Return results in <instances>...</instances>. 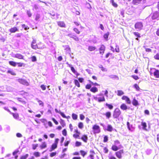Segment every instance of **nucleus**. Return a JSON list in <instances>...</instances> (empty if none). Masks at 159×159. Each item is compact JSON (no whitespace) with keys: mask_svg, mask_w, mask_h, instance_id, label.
I'll return each mask as SVG.
<instances>
[{"mask_svg":"<svg viewBox=\"0 0 159 159\" xmlns=\"http://www.w3.org/2000/svg\"><path fill=\"white\" fill-rule=\"evenodd\" d=\"M94 99L98 101L99 102L105 101V100L104 96L102 97H98L93 96Z\"/></svg>","mask_w":159,"mask_h":159,"instance_id":"nucleus-5","label":"nucleus"},{"mask_svg":"<svg viewBox=\"0 0 159 159\" xmlns=\"http://www.w3.org/2000/svg\"><path fill=\"white\" fill-rule=\"evenodd\" d=\"M110 2L111 3L112 5L115 7H117V4L116 3L114 2L113 0H111Z\"/></svg>","mask_w":159,"mask_h":159,"instance_id":"nucleus-27","label":"nucleus"},{"mask_svg":"<svg viewBox=\"0 0 159 159\" xmlns=\"http://www.w3.org/2000/svg\"><path fill=\"white\" fill-rule=\"evenodd\" d=\"M68 36L70 37L73 38L76 41H78L79 40V38L75 35L71 34H68Z\"/></svg>","mask_w":159,"mask_h":159,"instance_id":"nucleus-13","label":"nucleus"},{"mask_svg":"<svg viewBox=\"0 0 159 159\" xmlns=\"http://www.w3.org/2000/svg\"><path fill=\"white\" fill-rule=\"evenodd\" d=\"M18 30V29L16 27H14L13 28H11L9 30V31L11 33H13Z\"/></svg>","mask_w":159,"mask_h":159,"instance_id":"nucleus-14","label":"nucleus"},{"mask_svg":"<svg viewBox=\"0 0 159 159\" xmlns=\"http://www.w3.org/2000/svg\"><path fill=\"white\" fill-rule=\"evenodd\" d=\"M96 49L95 47L92 46H89L88 47V49L90 51H93L95 50Z\"/></svg>","mask_w":159,"mask_h":159,"instance_id":"nucleus-20","label":"nucleus"},{"mask_svg":"<svg viewBox=\"0 0 159 159\" xmlns=\"http://www.w3.org/2000/svg\"><path fill=\"white\" fill-rule=\"evenodd\" d=\"M113 128L111 125H108L107 127V130L111 132Z\"/></svg>","mask_w":159,"mask_h":159,"instance_id":"nucleus-29","label":"nucleus"},{"mask_svg":"<svg viewBox=\"0 0 159 159\" xmlns=\"http://www.w3.org/2000/svg\"><path fill=\"white\" fill-rule=\"evenodd\" d=\"M61 124V125L62 127H64L66 125L64 121V120L62 119L61 120V121L60 122Z\"/></svg>","mask_w":159,"mask_h":159,"instance_id":"nucleus-41","label":"nucleus"},{"mask_svg":"<svg viewBox=\"0 0 159 159\" xmlns=\"http://www.w3.org/2000/svg\"><path fill=\"white\" fill-rule=\"evenodd\" d=\"M123 153V150H120L119 151L116 152V156L119 159H121L122 157V154Z\"/></svg>","mask_w":159,"mask_h":159,"instance_id":"nucleus-8","label":"nucleus"},{"mask_svg":"<svg viewBox=\"0 0 159 159\" xmlns=\"http://www.w3.org/2000/svg\"><path fill=\"white\" fill-rule=\"evenodd\" d=\"M9 63L10 65L14 66H15L16 64V62L13 61H9Z\"/></svg>","mask_w":159,"mask_h":159,"instance_id":"nucleus-36","label":"nucleus"},{"mask_svg":"<svg viewBox=\"0 0 159 159\" xmlns=\"http://www.w3.org/2000/svg\"><path fill=\"white\" fill-rule=\"evenodd\" d=\"M105 115L106 117L109 119L111 117V113L110 112H107L106 113Z\"/></svg>","mask_w":159,"mask_h":159,"instance_id":"nucleus-35","label":"nucleus"},{"mask_svg":"<svg viewBox=\"0 0 159 159\" xmlns=\"http://www.w3.org/2000/svg\"><path fill=\"white\" fill-rule=\"evenodd\" d=\"M57 24L59 26L62 27H65L66 25L64 22L63 21H59L57 22Z\"/></svg>","mask_w":159,"mask_h":159,"instance_id":"nucleus-15","label":"nucleus"},{"mask_svg":"<svg viewBox=\"0 0 159 159\" xmlns=\"http://www.w3.org/2000/svg\"><path fill=\"white\" fill-rule=\"evenodd\" d=\"M38 146V144H33L32 145V148L34 150H35L36 148Z\"/></svg>","mask_w":159,"mask_h":159,"instance_id":"nucleus-55","label":"nucleus"},{"mask_svg":"<svg viewBox=\"0 0 159 159\" xmlns=\"http://www.w3.org/2000/svg\"><path fill=\"white\" fill-rule=\"evenodd\" d=\"M89 82L91 84H92L93 85H95V86H98L99 85V84L96 83H93V82H92L90 80H89Z\"/></svg>","mask_w":159,"mask_h":159,"instance_id":"nucleus-57","label":"nucleus"},{"mask_svg":"<svg viewBox=\"0 0 159 159\" xmlns=\"http://www.w3.org/2000/svg\"><path fill=\"white\" fill-rule=\"evenodd\" d=\"M124 94V92L122 90H117V95L119 96H121Z\"/></svg>","mask_w":159,"mask_h":159,"instance_id":"nucleus-28","label":"nucleus"},{"mask_svg":"<svg viewBox=\"0 0 159 159\" xmlns=\"http://www.w3.org/2000/svg\"><path fill=\"white\" fill-rule=\"evenodd\" d=\"M106 105L107 107H108L110 109H112L113 108V106L111 105V104H108L107 103H106Z\"/></svg>","mask_w":159,"mask_h":159,"instance_id":"nucleus-34","label":"nucleus"},{"mask_svg":"<svg viewBox=\"0 0 159 159\" xmlns=\"http://www.w3.org/2000/svg\"><path fill=\"white\" fill-rule=\"evenodd\" d=\"M142 0H133V3L134 4L137 5Z\"/></svg>","mask_w":159,"mask_h":159,"instance_id":"nucleus-25","label":"nucleus"},{"mask_svg":"<svg viewBox=\"0 0 159 159\" xmlns=\"http://www.w3.org/2000/svg\"><path fill=\"white\" fill-rule=\"evenodd\" d=\"M17 81L20 84L25 86H28L29 85V83L25 80L22 79H19L17 80Z\"/></svg>","mask_w":159,"mask_h":159,"instance_id":"nucleus-4","label":"nucleus"},{"mask_svg":"<svg viewBox=\"0 0 159 159\" xmlns=\"http://www.w3.org/2000/svg\"><path fill=\"white\" fill-rule=\"evenodd\" d=\"M125 101L127 103L129 104H130L131 103V101L128 97L127 98Z\"/></svg>","mask_w":159,"mask_h":159,"instance_id":"nucleus-58","label":"nucleus"},{"mask_svg":"<svg viewBox=\"0 0 159 159\" xmlns=\"http://www.w3.org/2000/svg\"><path fill=\"white\" fill-rule=\"evenodd\" d=\"M68 65L69 66V67L70 68L71 70V71H72V72L73 73H75L76 72V71L75 69L73 67L71 66V65H70V64H68Z\"/></svg>","mask_w":159,"mask_h":159,"instance_id":"nucleus-32","label":"nucleus"},{"mask_svg":"<svg viewBox=\"0 0 159 159\" xmlns=\"http://www.w3.org/2000/svg\"><path fill=\"white\" fill-rule=\"evenodd\" d=\"M80 153L81 154L83 157L84 156L87 154V152L81 150L80 151Z\"/></svg>","mask_w":159,"mask_h":159,"instance_id":"nucleus-37","label":"nucleus"},{"mask_svg":"<svg viewBox=\"0 0 159 159\" xmlns=\"http://www.w3.org/2000/svg\"><path fill=\"white\" fill-rule=\"evenodd\" d=\"M108 140V138L107 136H106L104 137L103 142L104 143L106 142Z\"/></svg>","mask_w":159,"mask_h":159,"instance_id":"nucleus-54","label":"nucleus"},{"mask_svg":"<svg viewBox=\"0 0 159 159\" xmlns=\"http://www.w3.org/2000/svg\"><path fill=\"white\" fill-rule=\"evenodd\" d=\"M120 108L121 109L124 110L127 109V107L125 104L123 103L120 106Z\"/></svg>","mask_w":159,"mask_h":159,"instance_id":"nucleus-17","label":"nucleus"},{"mask_svg":"<svg viewBox=\"0 0 159 159\" xmlns=\"http://www.w3.org/2000/svg\"><path fill=\"white\" fill-rule=\"evenodd\" d=\"M109 35V33H107L104 34L103 37L105 39H107Z\"/></svg>","mask_w":159,"mask_h":159,"instance_id":"nucleus-44","label":"nucleus"},{"mask_svg":"<svg viewBox=\"0 0 159 159\" xmlns=\"http://www.w3.org/2000/svg\"><path fill=\"white\" fill-rule=\"evenodd\" d=\"M108 157L109 159H116L115 157L112 156V153L111 152L109 153Z\"/></svg>","mask_w":159,"mask_h":159,"instance_id":"nucleus-23","label":"nucleus"},{"mask_svg":"<svg viewBox=\"0 0 159 159\" xmlns=\"http://www.w3.org/2000/svg\"><path fill=\"white\" fill-rule=\"evenodd\" d=\"M22 27L25 30H27L29 29V28L28 27V26L27 25H26L25 24L22 25Z\"/></svg>","mask_w":159,"mask_h":159,"instance_id":"nucleus-42","label":"nucleus"},{"mask_svg":"<svg viewBox=\"0 0 159 159\" xmlns=\"http://www.w3.org/2000/svg\"><path fill=\"white\" fill-rule=\"evenodd\" d=\"M36 100L37 101L39 105H41L42 106H43V102L39 100L38 98H37Z\"/></svg>","mask_w":159,"mask_h":159,"instance_id":"nucleus-39","label":"nucleus"},{"mask_svg":"<svg viewBox=\"0 0 159 159\" xmlns=\"http://www.w3.org/2000/svg\"><path fill=\"white\" fill-rule=\"evenodd\" d=\"M78 127L79 128L82 129L83 127V124L82 122H80L79 123Z\"/></svg>","mask_w":159,"mask_h":159,"instance_id":"nucleus-43","label":"nucleus"},{"mask_svg":"<svg viewBox=\"0 0 159 159\" xmlns=\"http://www.w3.org/2000/svg\"><path fill=\"white\" fill-rule=\"evenodd\" d=\"M7 73H10L13 75H16V74L14 71L12 70H8L7 71Z\"/></svg>","mask_w":159,"mask_h":159,"instance_id":"nucleus-40","label":"nucleus"},{"mask_svg":"<svg viewBox=\"0 0 159 159\" xmlns=\"http://www.w3.org/2000/svg\"><path fill=\"white\" fill-rule=\"evenodd\" d=\"M41 88L43 90H45L46 89V87L44 85H42L40 86Z\"/></svg>","mask_w":159,"mask_h":159,"instance_id":"nucleus-64","label":"nucleus"},{"mask_svg":"<svg viewBox=\"0 0 159 159\" xmlns=\"http://www.w3.org/2000/svg\"><path fill=\"white\" fill-rule=\"evenodd\" d=\"M28 154H26L25 155L22 156L20 158V159H26L28 157Z\"/></svg>","mask_w":159,"mask_h":159,"instance_id":"nucleus-51","label":"nucleus"},{"mask_svg":"<svg viewBox=\"0 0 159 159\" xmlns=\"http://www.w3.org/2000/svg\"><path fill=\"white\" fill-rule=\"evenodd\" d=\"M47 147V144L45 142H44L42 143L41 145L40 146L41 149L45 148Z\"/></svg>","mask_w":159,"mask_h":159,"instance_id":"nucleus-24","label":"nucleus"},{"mask_svg":"<svg viewBox=\"0 0 159 159\" xmlns=\"http://www.w3.org/2000/svg\"><path fill=\"white\" fill-rule=\"evenodd\" d=\"M133 34L134 35L137 37H140V34L138 32H134L133 33Z\"/></svg>","mask_w":159,"mask_h":159,"instance_id":"nucleus-45","label":"nucleus"},{"mask_svg":"<svg viewBox=\"0 0 159 159\" xmlns=\"http://www.w3.org/2000/svg\"><path fill=\"white\" fill-rule=\"evenodd\" d=\"M31 48L34 49H36L38 48V46L36 44V40L34 39H33L31 44Z\"/></svg>","mask_w":159,"mask_h":159,"instance_id":"nucleus-7","label":"nucleus"},{"mask_svg":"<svg viewBox=\"0 0 159 159\" xmlns=\"http://www.w3.org/2000/svg\"><path fill=\"white\" fill-rule=\"evenodd\" d=\"M81 139L85 142L86 143L88 140V137L86 135H83L82 138Z\"/></svg>","mask_w":159,"mask_h":159,"instance_id":"nucleus-19","label":"nucleus"},{"mask_svg":"<svg viewBox=\"0 0 159 159\" xmlns=\"http://www.w3.org/2000/svg\"><path fill=\"white\" fill-rule=\"evenodd\" d=\"M90 91L93 92L95 93L98 91V89L96 87H93L91 88Z\"/></svg>","mask_w":159,"mask_h":159,"instance_id":"nucleus-22","label":"nucleus"},{"mask_svg":"<svg viewBox=\"0 0 159 159\" xmlns=\"http://www.w3.org/2000/svg\"><path fill=\"white\" fill-rule=\"evenodd\" d=\"M40 18V15L39 14H37L36 15V17H35V20H37V21H38V20H39V19Z\"/></svg>","mask_w":159,"mask_h":159,"instance_id":"nucleus-52","label":"nucleus"},{"mask_svg":"<svg viewBox=\"0 0 159 159\" xmlns=\"http://www.w3.org/2000/svg\"><path fill=\"white\" fill-rule=\"evenodd\" d=\"M143 25L141 22H138L136 23L134 25V27L137 31H140L142 29Z\"/></svg>","mask_w":159,"mask_h":159,"instance_id":"nucleus-2","label":"nucleus"},{"mask_svg":"<svg viewBox=\"0 0 159 159\" xmlns=\"http://www.w3.org/2000/svg\"><path fill=\"white\" fill-rule=\"evenodd\" d=\"M72 118L73 120H76L77 119L78 117L77 115L74 113H73L72 115Z\"/></svg>","mask_w":159,"mask_h":159,"instance_id":"nucleus-33","label":"nucleus"},{"mask_svg":"<svg viewBox=\"0 0 159 159\" xmlns=\"http://www.w3.org/2000/svg\"><path fill=\"white\" fill-rule=\"evenodd\" d=\"M106 48V47L105 46L103 45H102L99 48V50H100L99 53H100L103 55V54L104 53V51H105Z\"/></svg>","mask_w":159,"mask_h":159,"instance_id":"nucleus-9","label":"nucleus"},{"mask_svg":"<svg viewBox=\"0 0 159 159\" xmlns=\"http://www.w3.org/2000/svg\"><path fill=\"white\" fill-rule=\"evenodd\" d=\"M74 31L76 32L77 34H79L80 33V31L78 30V29H77L76 28H74Z\"/></svg>","mask_w":159,"mask_h":159,"instance_id":"nucleus-48","label":"nucleus"},{"mask_svg":"<svg viewBox=\"0 0 159 159\" xmlns=\"http://www.w3.org/2000/svg\"><path fill=\"white\" fill-rule=\"evenodd\" d=\"M81 143L80 142L76 141L75 143V146L79 147L81 145Z\"/></svg>","mask_w":159,"mask_h":159,"instance_id":"nucleus-50","label":"nucleus"},{"mask_svg":"<svg viewBox=\"0 0 159 159\" xmlns=\"http://www.w3.org/2000/svg\"><path fill=\"white\" fill-rule=\"evenodd\" d=\"M152 71L153 72V75L156 78H159V70L155 68L152 69Z\"/></svg>","mask_w":159,"mask_h":159,"instance_id":"nucleus-6","label":"nucleus"},{"mask_svg":"<svg viewBox=\"0 0 159 159\" xmlns=\"http://www.w3.org/2000/svg\"><path fill=\"white\" fill-rule=\"evenodd\" d=\"M62 134L63 135L66 136L67 134L66 131V129H64L62 131Z\"/></svg>","mask_w":159,"mask_h":159,"instance_id":"nucleus-56","label":"nucleus"},{"mask_svg":"<svg viewBox=\"0 0 159 159\" xmlns=\"http://www.w3.org/2000/svg\"><path fill=\"white\" fill-rule=\"evenodd\" d=\"M134 87L137 91H139L140 89L139 86L137 84H135L134 85Z\"/></svg>","mask_w":159,"mask_h":159,"instance_id":"nucleus-38","label":"nucleus"},{"mask_svg":"<svg viewBox=\"0 0 159 159\" xmlns=\"http://www.w3.org/2000/svg\"><path fill=\"white\" fill-rule=\"evenodd\" d=\"M154 58L156 60H159V53H157L154 56Z\"/></svg>","mask_w":159,"mask_h":159,"instance_id":"nucleus-47","label":"nucleus"},{"mask_svg":"<svg viewBox=\"0 0 159 159\" xmlns=\"http://www.w3.org/2000/svg\"><path fill=\"white\" fill-rule=\"evenodd\" d=\"M59 114H60V115L62 116V117H63V118H67L66 117V116L64 114V113L60 111V112H59Z\"/></svg>","mask_w":159,"mask_h":159,"instance_id":"nucleus-60","label":"nucleus"},{"mask_svg":"<svg viewBox=\"0 0 159 159\" xmlns=\"http://www.w3.org/2000/svg\"><path fill=\"white\" fill-rule=\"evenodd\" d=\"M141 125L143 127V129H145L147 127V124L145 122H142L141 123Z\"/></svg>","mask_w":159,"mask_h":159,"instance_id":"nucleus-31","label":"nucleus"},{"mask_svg":"<svg viewBox=\"0 0 159 159\" xmlns=\"http://www.w3.org/2000/svg\"><path fill=\"white\" fill-rule=\"evenodd\" d=\"M56 154V152H53L50 153V156L51 157H52L55 156Z\"/></svg>","mask_w":159,"mask_h":159,"instance_id":"nucleus-63","label":"nucleus"},{"mask_svg":"<svg viewBox=\"0 0 159 159\" xmlns=\"http://www.w3.org/2000/svg\"><path fill=\"white\" fill-rule=\"evenodd\" d=\"M27 14L28 16L29 17H30L32 16V14L30 10H28L27 11Z\"/></svg>","mask_w":159,"mask_h":159,"instance_id":"nucleus-53","label":"nucleus"},{"mask_svg":"<svg viewBox=\"0 0 159 159\" xmlns=\"http://www.w3.org/2000/svg\"><path fill=\"white\" fill-rule=\"evenodd\" d=\"M111 149L114 151H116L119 149V148L116 145H113Z\"/></svg>","mask_w":159,"mask_h":159,"instance_id":"nucleus-26","label":"nucleus"},{"mask_svg":"<svg viewBox=\"0 0 159 159\" xmlns=\"http://www.w3.org/2000/svg\"><path fill=\"white\" fill-rule=\"evenodd\" d=\"M121 112L119 108H116L113 112V117L114 118H118L120 115Z\"/></svg>","mask_w":159,"mask_h":159,"instance_id":"nucleus-1","label":"nucleus"},{"mask_svg":"<svg viewBox=\"0 0 159 159\" xmlns=\"http://www.w3.org/2000/svg\"><path fill=\"white\" fill-rule=\"evenodd\" d=\"M31 60L33 62L36 61V57L34 56H33L31 57Z\"/></svg>","mask_w":159,"mask_h":159,"instance_id":"nucleus-61","label":"nucleus"},{"mask_svg":"<svg viewBox=\"0 0 159 159\" xmlns=\"http://www.w3.org/2000/svg\"><path fill=\"white\" fill-rule=\"evenodd\" d=\"M132 103L133 105L135 106H137L139 104L138 101L135 98L133 99L132 102Z\"/></svg>","mask_w":159,"mask_h":159,"instance_id":"nucleus-21","label":"nucleus"},{"mask_svg":"<svg viewBox=\"0 0 159 159\" xmlns=\"http://www.w3.org/2000/svg\"><path fill=\"white\" fill-rule=\"evenodd\" d=\"M159 16V12L156 11L153 13L152 16V18L153 20L157 19Z\"/></svg>","mask_w":159,"mask_h":159,"instance_id":"nucleus-10","label":"nucleus"},{"mask_svg":"<svg viewBox=\"0 0 159 159\" xmlns=\"http://www.w3.org/2000/svg\"><path fill=\"white\" fill-rule=\"evenodd\" d=\"M127 125L128 129L131 131H133L134 130V128L132 125H130L129 122H127Z\"/></svg>","mask_w":159,"mask_h":159,"instance_id":"nucleus-12","label":"nucleus"},{"mask_svg":"<svg viewBox=\"0 0 159 159\" xmlns=\"http://www.w3.org/2000/svg\"><path fill=\"white\" fill-rule=\"evenodd\" d=\"M74 82L75 85L78 87H80V84L78 81L77 80H74Z\"/></svg>","mask_w":159,"mask_h":159,"instance_id":"nucleus-30","label":"nucleus"},{"mask_svg":"<svg viewBox=\"0 0 159 159\" xmlns=\"http://www.w3.org/2000/svg\"><path fill=\"white\" fill-rule=\"evenodd\" d=\"M34 155L36 157H39L40 156V154L39 152H35L34 153Z\"/></svg>","mask_w":159,"mask_h":159,"instance_id":"nucleus-49","label":"nucleus"},{"mask_svg":"<svg viewBox=\"0 0 159 159\" xmlns=\"http://www.w3.org/2000/svg\"><path fill=\"white\" fill-rule=\"evenodd\" d=\"M131 77L135 80H137L139 79L138 76L137 75H132L131 76Z\"/></svg>","mask_w":159,"mask_h":159,"instance_id":"nucleus-46","label":"nucleus"},{"mask_svg":"<svg viewBox=\"0 0 159 159\" xmlns=\"http://www.w3.org/2000/svg\"><path fill=\"white\" fill-rule=\"evenodd\" d=\"M115 145H118L120 144V142L118 140H116L114 142Z\"/></svg>","mask_w":159,"mask_h":159,"instance_id":"nucleus-59","label":"nucleus"},{"mask_svg":"<svg viewBox=\"0 0 159 159\" xmlns=\"http://www.w3.org/2000/svg\"><path fill=\"white\" fill-rule=\"evenodd\" d=\"M57 145L56 144H55L53 143L52 145V147L50 150H49V151L51 152L53 150H54L55 149L57 148Z\"/></svg>","mask_w":159,"mask_h":159,"instance_id":"nucleus-18","label":"nucleus"},{"mask_svg":"<svg viewBox=\"0 0 159 159\" xmlns=\"http://www.w3.org/2000/svg\"><path fill=\"white\" fill-rule=\"evenodd\" d=\"M14 57L19 59H24V56L20 53H16L14 55Z\"/></svg>","mask_w":159,"mask_h":159,"instance_id":"nucleus-11","label":"nucleus"},{"mask_svg":"<svg viewBox=\"0 0 159 159\" xmlns=\"http://www.w3.org/2000/svg\"><path fill=\"white\" fill-rule=\"evenodd\" d=\"M92 129L94 134H98L100 132V127L96 125H93Z\"/></svg>","mask_w":159,"mask_h":159,"instance_id":"nucleus-3","label":"nucleus"},{"mask_svg":"<svg viewBox=\"0 0 159 159\" xmlns=\"http://www.w3.org/2000/svg\"><path fill=\"white\" fill-rule=\"evenodd\" d=\"M10 113L13 115V117L15 119H18L19 118V115L17 113H14L10 112Z\"/></svg>","mask_w":159,"mask_h":159,"instance_id":"nucleus-16","label":"nucleus"},{"mask_svg":"<svg viewBox=\"0 0 159 159\" xmlns=\"http://www.w3.org/2000/svg\"><path fill=\"white\" fill-rule=\"evenodd\" d=\"M91 87V85L90 84H87L85 87V88L87 89H89Z\"/></svg>","mask_w":159,"mask_h":159,"instance_id":"nucleus-62","label":"nucleus"}]
</instances>
